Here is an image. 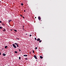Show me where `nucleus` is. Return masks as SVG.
Segmentation results:
<instances>
[{
    "instance_id": "1",
    "label": "nucleus",
    "mask_w": 66,
    "mask_h": 66,
    "mask_svg": "<svg viewBox=\"0 0 66 66\" xmlns=\"http://www.w3.org/2000/svg\"><path fill=\"white\" fill-rule=\"evenodd\" d=\"M12 45L13 46V47H14V48H16V46L14 44H13Z\"/></svg>"
},
{
    "instance_id": "2",
    "label": "nucleus",
    "mask_w": 66,
    "mask_h": 66,
    "mask_svg": "<svg viewBox=\"0 0 66 66\" xmlns=\"http://www.w3.org/2000/svg\"><path fill=\"white\" fill-rule=\"evenodd\" d=\"M14 44L15 45H16V46L17 47H19V46L18 44L16 43H15Z\"/></svg>"
},
{
    "instance_id": "3",
    "label": "nucleus",
    "mask_w": 66,
    "mask_h": 66,
    "mask_svg": "<svg viewBox=\"0 0 66 66\" xmlns=\"http://www.w3.org/2000/svg\"><path fill=\"white\" fill-rule=\"evenodd\" d=\"M34 58L36 59H37V57H36V55H34Z\"/></svg>"
},
{
    "instance_id": "4",
    "label": "nucleus",
    "mask_w": 66,
    "mask_h": 66,
    "mask_svg": "<svg viewBox=\"0 0 66 66\" xmlns=\"http://www.w3.org/2000/svg\"><path fill=\"white\" fill-rule=\"evenodd\" d=\"M38 18L39 20L41 19V18H40V16H38Z\"/></svg>"
},
{
    "instance_id": "5",
    "label": "nucleus",
    "mask_w": 66,
    "mask_h": 66,
    "mask_svg": "<svg viewBox=\"0 0 66 66\" xmlns=\"http://www.w3.org/2000/svg\"><path fill=\"white\" fill-rule=\"evenodd\" d=\"M37 41H39V40H40V39L38 38L37 40Z\"/></svg>"
},
{
    "instance_id": "6",
    "label": "nucleus",
    "mask_w": 66,
    "mask_h": 66,
    "mask_svg": "<svg viewBox=\"0 0 66 66\" xmlns=\"http://www.w3.org/2000/svg\"><path fill=\"white\" fill-rule=\"evenodd\" d=\"M7 47H8L7 46H5V48L6 49Z\"/></svg>"
},
{
    "instance_id": "7",
    "label": "nucleus",
    "mask_w": 66,
    "mask_h": 66,
    "mask_svg": "<svg viewBox=\"0 0 66 66\" xmlns=\"http://www.w3.org/2000/svg\"><path fill=\"white\" fill-rule=\"evenodd\" d=\"M24 56H25V57H27L28 56V55H23Z\"/></svg>"
},
{
    "instance_id": "8",
    "label": "nucleus",
    "mask_w": 66,
    "mask_h": 66,
    "mask_svg": "<svg viewBox=\"0 0 66 66\" xmlns=\"http://www.w3.org/2000/svg\"><path fill=\"white\" fill-rule=\"evenodd\" d=\"M3 55L4 56H5L6 55V54L4 53H3Z\"/></svg>"
},
{
    "instance_id": "9",
    "label": "nucleus",
    "mask_w": 66,
    "mask_h": 66,
    "mask_svg": "<svg viewBox=\"0 0 66 66\" xmlns=\"http://www.w3.org/2000/svg\"><path fill=\"white\" fill-rule=\"evenodd\" d=\"M14 52L16 54V53H17L18 52L16 51H15Z\"/></svg>"
},
{
    "instance_id": "10",
    "label": "nucleus",
    "mask_w": 66,
    "mask_h": 66,
    "mask_svg": "<svg viewBox=\"0 0 66 66\" xmlns=\"http://www.w3.org/2000/svg\"><path fill=\"white\" fill-rule=\"evenodd\" d=\"M40 58L41 59H42L43 58V57H42V56H40Z\"/></svg>"
},
{
    "instance_id": "11",
    "label": "nucleus",
    "mask_w": 66,
    "mask_h": 66,
    "mask_svg": "<svg viewBox=\"0 0 66 66\" xmlns=\"http://www.w3.org/2000/svg\"><path fill=\"white\" fill-rule=\"evenodd\" d=\"M21 5H22V6H23V3H21Z\"/></svg>"
},
{
    "instance_id": "12",
    "label": "nucleus",
    "mask_w": 66,
    "mask_h": 66,
    "mask_svg": "<svg viewBox=\"0 0 66 66\" xmlns=\"http://www.w3.org/2000/svg\"><path fill=\"white\" fill-rule=\"evenodd\" d=\"M11 21L12 20H9V22L10 23V22H11Z\"/></svg>"
},
{
    "instance_id": "13",
    "label": "nucleus",
    "mask_w": 66,
    "mask_h": 66,
    "mask_svg": "<svg viewBox=\"0 0 66 66\" xmlns=\"http://www.w3.org/2000/svg\"><path fill=\"white\" fill-rule=\"evenodd\" d=\"M14 31H15V32H17V30H15V29H14Z\"/></svg>"
},
{
    "instance_id": "14",
    "label": "nucleus",
    "mask_w": 66,
    "mask_h": 66,
    "mask_svg": "<svg viewBox=\"0 0 66 66\" xmlns=\"http://www.w3.org/2000/svg\"><path fill=\"white\" fill-rule=\"evenodd\" d=\"M41 42H42V40H40H40H39V43H41Z\"/></svg>"
},
{
    "instance_id": "15",
    "label": "nucleus",
    "mask_w": 66,
    "mask_h": 66,
    "mask_svg": "<svg viewBox=\"0 0 66 66\" xmlns=\"http://www.w3.org/2000/svg\"><path fill=\"white\" fill-rule=\"evenodd\" d=\"M2 27H0V29H2Z\"/></svg>"
},
{
    "instance_id": "16",
    "label": "nucleus",
    "mask_w": 66,
    "mask_h": 66,
    "mask_svg": "<svg viewBox=\"0 0 66 66\" xmlns=\"http://www.w3.org/2000/svg\"><path fill=\"white\" fill-rule=\"evenodd\" d=\"M20 16H22V17H23V16L22 15H20Z\"/></svg>"
},
{
    "instance_id": "17",
    "label": "nucleus",
    "mask_w": 66,
    "mask_h": 66,
    "mask_svg": "<svg viewBox=\"0 0 66 66\" xmlns=\"http://www.w3.org/2000/svg\"><path fill=\"white\" fill-rule=\"evenodd\" d=\"M29 36H32V35H31V34H30L29 35Z\"/></svg>"
},
{
    "instance_id": "18",
    "label": "nucleus",
    "mask_w": 66,
    "mask_h": 66,
    "mask_svg": "<svg viewBox=\"0 0 66 66\" xmlns=\"http://www.w3.org/2000/svg\"><path fill=\"white\" fill-rule=\"evenodd\" d=\"M37 47H36L35 49L37 50Z\"/></svg>"
},
{
    "instance_id": "19",
    "label": "nucleus",
    "mask_w": 66,
    "mask_h": 66,
    "mask_svg": "<svg viewBox=\"0 0 66 66\" xmlns=\"http://www.w3.org/2000/svg\"><path fill=\"white\" fill-rule=\"evenodd\" d=\"M19 60H21V57H19Z\"/></svg>"
},
{
    "instance_id": "20",
    "label": "nucleus",
    "mask_w": 66,
    "mask_h": 66,
    "mask_svg": "<svg viewBox=\"0 0 66 66\" xmlns=\"http://www.w3.org/2000/svg\"><path fill=\"white\" fill-rule=\"evenodd\" d=\"M35 39L36 40H37V39L36 38H35Z\"/></svg>"
},
{
    "instance_id": "21",
    "label": "nucleus",
    "mask_w": 66,
    "mask_h": 66,
    "mask_svg": "<svg viewBox=\"0 0 66 66\" xmlns=\"http://www.w3.org/2000/svg\"><path fill=\"white\" fill-rule=\"evenodd\" d=\"M18 49L19 50V52H20V51H21V50H20V49H19V48Z\"/></svg>"
},
{
    "instance_id": "22",
    "label": "nucleus",
    "mask_w": 66,
    "mask_h": 66,
    "mask_svg": "<svg viewBox=\"0 0 66 66\" xmlns=\"http://www.w3.org/2000/svg\"><path fill=\"white\" fill-rule=\"evenodd\" d=\"M32 52L33 53H34V51H33V50Z\"/></svg>"
},
{
    "instance_id": "23",
    "label": "nucleus",
    "mask_w": 66,
    "mask_h": 66,
    "mask_svg": "<svg viewBox=\"0 0 66 66\" xmlns=\"http://www.w3.org/2000/svg\"><path fill=\"white\" fill-rule=\"evenodd\" d=\"M3 30L6 31V30L5 29H3Z\"/></svg>"
},
{
    "instance_id": "24",
    "label": "nucleus",
    "mask_w": 66,
    "mask_h": 66,
    "mask_svg": "<svg viewBox=\"0 0 66 66\" xmlns=\"http://www.w3.org/2000/svg\"><path fill=\"white\" fill-rule=\"evenodd\" d=\"M3 31H5V30H3Z\"/></svg>"
},
{
    "instance_id": "25",
    "label": "nucleus",
    "mask_w": 66,
    "mask_h": 66,
    "mask_svg": "<svg viewBox=\"0 0 66 66\" xmlns=\"http://www.w3.org/2000/svg\"><path fill=\"white\" fill-rule=\"evenodd\" d=\"M2 25H3L4 26H5V25L4 24H2Z\"/></svg>"
},
{
    "instance_id": "26",
    "label": "nucleus",
    "mask_w": 66,
    "mask_h": 66,
    "mask_svg": "<svg viewBox=\"0 0 66 66\" xmlns=\"http://www.w3.org/2000/svg\"><path fill=\"white\" fill-rule=\"evenodd\" d=\"M0 23H2V21H0Z\"/></svg>"
},
{
    "instance_id": "27",
    "label": "nucleus",
    "mask_w": 66,
    "mask_h": 66,
    "mask_svg": "<svg viewBox=\"0 0 66 66\" xmlns=\"http://www.w3.org/2000/svg\"><path fill=\"white\" fill-rule=\"evenodd\" d=\"M23 18L24 19V18H24V16H23Z\"/></svg>"
},
{
    "instance_id": "28",
    "label": "nucleus",
    "mask_w": 66,
    "mask_h": 66,
    "mask_svg": "<svg viewBox=\"0 0 66 66\" xmlns=\"http://www.w3.org/2000/svg\"><path fill=\"white\" fill-rule=\"evenodd\" d=\"M25 60H28V59L26 58V59H25Z\"/></svg>"
},
{
    "instance_id": "29",
    "label": "nucleus",
    "mask_w": 66,
    "mask_h": 66,
    "mask_svg": "<svg viewBox=\"0 0 66 66\" xmlns=\"http://www.w3.org/2000/svg\"><path fill=\"white\" fill-rule=\"evenodd\" d=\"M1 54H1V53H0V55H1Z\"/></svg>"
},
{
    "instance_id": "30",
    "label": "nucleus",
    "mask_w": 66,
    "mask_h": 66,
    "mask_svg": "<svg viewBox=\"0 0 66 66\" xmlns=\"http://www.w3.org/2000/svg\"><path fill=\"white\" fill-rule=\"evenodd\" d=\"M26 11L25 10H24V12H25Z\"/></svg>"
},
{
    "instance_id": "31",
    "label": "nucleus",
    "mask_w": 66,
    "mask_h": 66,
    "mask_svg": "<svg viewBox=\"0 0 66 66\" xmlns=\"http://www.w3.org/2000/svg\"><path fill=\"white\" fill-rule=\"evenodd\" d=\"M26 35H27V34H26Z\"/></svg>"
},
{
    "instance_id": "32",
    "label": "nucleus",
    "mask_w": 66,
    "mask_h": 66,
    "mask_svg": "<svg viewBox=\"0 0 66 66\" xmlns=\"http://www.w3.org/2000/svg\"><path fill=\"white\" fill-rule=\"evenodd\" d=\"M24 27V26H23V28Z\"/></svg>"
},
{
    "instance_id": "33",
    "label": "nucleus",
    "mask_w": 66,
    "mask_h": 66,
    "mask_svg": "<svg viewBox=\"0 0 66 66\" xmlns=\"http://www.w3.org/2000/svg\"><path fill=\"white\" fill-rule=\"evenodd\" d=\"M12 30H13V29H11V31H12Z\"/></svg>"
},
{
    "instance_id": "34",
    "label": "nucleus",
    "mask_w": 66,
    "mask_h": 66,
    "mask_svg": "<svg viewBox=\"0 0 66 66\" xmlns=\"http://www.w3.org/2000/svg\"><path fill=\"white\" fill-rule=\"evenodd\" d=\"M43 28H44V27H43V28H42V29H43Z\"/></svg>"
},
{
    "instance_id": "35",
    "label": "nucleus",
    "mask_w": 66,
    "mask_h": 66,
    "mask_svg": "<svg viewBox=\"0 0 66 66\" xmlns=\"http://www.w3.org/2000/svg\"><path fill=\"white\" fill-rule=\"evenodd\" d=\"M29 53H30V54H31V52H29Z\"/></svg>"
},
{
    "instance_id": "36",
    "label": "nucleus",
    "mask_w": 66,
    "mask_h": 66,
    "mask_svg": "<svg viewBox=\"0 0 66 66\" xmlns=\"http://www.w3.org/2000/svg\"><path fill=\"white\" fill-rule=\"evenodd\" d=\"M18 40H19V38H18Z\"/></svg>"
},
{
    "instance_id": "37",
    "label": "nucleus",
    "mask_w": 66,
    "mask_h": 66,
    "mask_svg": "<svg viewBox=\"0 0 66 66\" xmlns=\"http://www.w3.org/2000/svg\"><path fill=\"white\" fill-rule=\"evenodd\" d=\"M35 18H36V17H35Z\"/></svg>"
},
{
    "instance_id": "38",
    "label": "nucleus",
    "mask_w": 66,
    "mask_h": 66,
    "mask_svg": "<svg viewBox=\"0 0 66 66\" xmlns=\"http://www.w3.org/2000/svg\"><path fill=\"white\" fill-rule=\"evenodd\" d=\"M37 61L38 60H36Z\"/></svg>"
},
{
    "instance_id": "39",
    "label": "nucleus",
    "mask_w": 66,
    "mask_h": 66,
    "mask_svg": "<svg viewBox=\"0 0 66 66\" xmlns=\"http://www.w3.org/2000/svg\"><path fill=\"white\" fill-rule=\"evenodd\" d=\"M0 53H1V52H0Z\"/></svg>"
},
{
    "instance_id": "40",
    "label": "nucleus",
    "mask_w": 66,
    "mask_h": 66,
    "mask_svg": "<svg viewBox=\"0 0 66 66\" xmlns=\"http://www.w3.org/2000/svg\"><path fill=\"white\" fill-rule=\"evenodd\" d=\"M2 49H3V48Z\"/></svg>"
}]
</instances>
